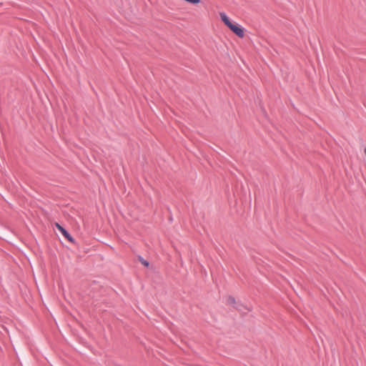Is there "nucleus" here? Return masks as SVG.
<instances>
[{"instance_id": "1", "label": "nucleus", "mask_w": 366, "mask_h": 366, "mask_svg": "<svg viewBox=\"0 0 366 366\" xmlns=\"http://www.w3.org/2000/svg\"><path fill=\"white\" fill-rule=\"evenodd\" d=\"M56 227L59 229V231L61 233V234L70 242L74 243V239L71 237V235L69 234V232L64 228L62 226H61L59 223L55 224Z\"/></svg>"}, {"instance_id": "4", "label": "nucleus", "mask_w": 366, "mask_h": 366, "mask_svg": "<svg viewBox=\"0 0 366 366\" xmlns=\"http://www.w3.org/2000/svg\"><path fill=\"white\" fill-rule=\"evenodd\" d=\"M227 304L233 306L234 307L236 306V300L235 298L232 296H229L227 300Z\"/></svg>"}, {"instance_id": "6", "label": "nucleus", "mask_w": 366, "mask_h": 366, "mask_svg": "<svg viewBox=\"0 0 366 366\" xmlns=\"http://www.w3.org/2000/svg\"><path fill=\"white\" fill-rule=\"evenodd\" d=\"M242 307L244 308V307L242 305H239L234 307V308L237 309L239 311H242Z\"/></svg>"}, {"instance_id": "5", "label": "nucleus", "mask_w": 366, "mask_h": 366, "mask_svg": "<svg viewBox=\"0 0 366 366\" xmlns=\"http://www.w3.org/2000/svg\"><path fill=\"white\" fill-rule=\"evenodd\" d=\"M139 262L143 264L144 265L145 267H149V262L147 261V260H145L144 258H142V257H139Z\"/></svg>"}, {"instance_id": "3", "label": "nucleus", "mask_w": 366, "mask_h": 366, "mask_svg": "<svg viewBox=\"0 0 366 366\" xmlns=\"http://www.w3.org/2000/svg\"><path fill=\"white\" fill-rule=\"evenodd\" d=\"M219 16H220V18L222 19V21L224 23V24L229 27V25H231L232 22L231 21L229 20V19L228 18V16L226 15L225 13L224 12H221L219 14Z\"/></svg>"}, {"instance_id": "2", "label": "nucleus", "mask_w": 366, "mask_h": 366, "mask_svg": "<svg viewBox=\"0 0 366 366\" xmlns=\"http://www.w3.org/2000/svg\"><path fill=\"white\" fill-rule=\"evenodd\" d=\"M228 28H229V29L233 33H234L237 36H239L240 38L244 37V29L242 27H240L239 26H238L237 24H234L233 23H232L231 25H229V26Z\"/></svg>"}]
</instances>
